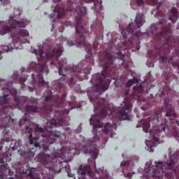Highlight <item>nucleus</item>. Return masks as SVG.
Wrapping results in <instances>:
<instances>
[{
  "label": "nucleus",
  "instance_id": "obj_22",
  "mask_svg": "<svg viewBox=\"0 0 179 179\" xmlns=\"http://www.w3.org/2000/svg\"><path fill=\"white\" fill-rule=\"evenodd\" d=\"M27 121H29V120L27 118H22V119L20 120V122H19L20 127L24 125V124H26V122H27Z\"/></svg>",
  "mask_w": 179,
  "mask_h": 179
},
{
  "label": "nucleus",
  "instance_id": "obj_28",
  "mask_svg": "<svg viewBox=\"0 0 179 179\" xmlns=\"http://www.w3.org/2000/svg\"><path fill=\"white\" fill-rule=\"evenodd\" d=\"M2 149H3V148L1 146H0V150H2Z\"/></svg>",
  "mask_w": 179,
  "mask_h": 179
},
{
  "label": "nucleus",
  "instance_id": "obj_31",
  "mask_svg": "<svg viewBox=\"0 0 179 179\" xmlns=\"http://www.w3.org/2000/svg\"><path fill=\"white\" fill-rule=\"evenodd\" d=\"M68 104H69V106H71V102H69Z\"/></svg>",
  "mask_w": 179,
  "mask_h": 179
},
{
  "label": "nucleus",
  "instance_id": "obj_19",
  "mask_svg": "<svg viewBox=\"0 0 179 179\" xmlns=\"http://www.w3.org/2000/svg\"><path fill=\"white\" fill-rule=\"evenodd\" d=\"M25 134H29L28 140L30 145H34V142H37V141H38V137H33V133H31V131H25Z\"/></svg>",
  "mask_w": 179,
  "mask_h": 179
},
{
  "label": "nucleus",
  "instance_id": "obj_35",
  "mask_svg": "<svg viewBox=\"0 0 179 179\" xmlns=\"http://www.w3.org/2000/svg\"><path fill=\"white\" fill-rule=\"evenodd\" d=\"M54 150H55V147H53Z\"/></svg>",
  "mask_w": 179,
  "mask_h": 179
},
{
  "label": "nucleus",
  "instance_id": "obj_33",
  "mask_svg": "<svg viewBox=\"0 0 179 179\" xmlns=\"http://www.w3.org/2000/svg\"><path fill=\"white\" fill-rule=\"evenodd\" d=\"M66 129V130H69V127H67Z\"/></svg>",
  "mask_w": 179,
  "mask_h": 179
},
{
  "label": "nucleus",
  "instance_id": "obj_40",
  "mask_svg": "<svg viewBox=\"0 0 179 179\" xmlns=\"http://www.w3.org/2000/svg\"><path fill=\"white\" fill-rule=\"evenodd\" d=\"M2 82L1 80H0V83Z\"/></svg>",
  "mask_w": 179,
  "mask_h": 179
},
{
  "label": "nucleus",
  "instance_id": "obj_34",
  "mask_svg": "<svg viewBox=\"0 0 179 179\" xmlns=\"http://www.w3.org/2000/svg\"><path fill=\"white\" fill-rule=\"evenodd\" d=\"M68 41H72V40L69 39V40H68Z\"/></svg>",
  "mask_w": 179,
  "mask_h": 179
},
{
  "label": "nucleus",
  "instance_id": "obj_24",
  "mask_svg": "<svg viewBox=\"0 0 179 179\" xmlns=\"http://www.w3.org/2000/svg\"><path fill=\"white\" fill-rule=\"evenodd\" d=\"M65 26H71V22H69V21H66V22L63 24V27H65Z\"/></svg>",
  "mask_w": 179,
  "mask_h": 179
},
{
  "label": "nucleus",
  "instance_id": "obj_32",
  "mask_svg": "<svg viewBox=\"0 0 179 179\" xmlns=\"http://www.w3.org/2000/svg\"><path fill=\"white\" fill-rule=\"evenodd\" d=\"M61 80H62V78H60V79H59V82H61Z\"/></svg>",
  "mask_w": 179,
  "mask_h": 179
},
{
  "label": "nucleus",
  "instance_id": "obj_20",
  "mask_svg": "<svg viewBox=\"0 0 179 179\" xmlns=\"http://www.w3.org/2000/svg\"><path fill=\"white\" fill-rule=\"evenodd\" d=\"M1 50H0V60L2 58V54H3V52H9V50H10V44L8 45H1Z\"/></svg>",
  "mask_w": 179,
  "mask_h": 179
},
{
  "label": "nucleus",
  "instance_id": "obj_36",
  "mask_svg": "<svg viewBox=\"0 0 179 179\" xmlns=\"http://www.w3.org/2000/svg\"><path fill=\"white\" fill-rule=\"evenodd\" d=\"M7 86H9V83H7Z\"/></svg>",
  "mask_w": 179,
  "mask_h": 179
},
{
  "label": "nucleus",
  "instance_id": "obj_6",
  "mask_svg": "<svg viewBox=\"0 0 179 179\" xmlns=\"http://www.w3.org/2000/svg\"><path fill=\"white\" fill-rule=\"evenodd\" d=\"M9 94H6L3 96H0V121L10 117V110L15 108H23V101L22 97L17 96L16 90L13 92L6 88Z\"/></svg>",
  "mask_w": 179,
  "mask_h": 179
},
{
  "label": "nucleus",
  "instance_id": "obj_27",
  "mask_svg": "<svg viewBox=\"0 0 179 179\" xmlns=\"http://www.w3.org/2000/svg\"><path fill=\"white\" fill-rule=\"evenodd\" d=\"M52 29H54V24H52Z\"/></svg>",
  "mask_w": 179,
  "mask_h": 179
},
{
  "label": "nucleus",
  "instance_id": "obj_26",
  "mask_svg": "<svg viewBox=\"0 0 179 179\" xmlns=\"http://www.w3.org/2000/svg\"><path fill=\"white\" fill-rule=\"evenodd\" d=\"M89 73H90V71L85 72L84 76H85L86 75H89Z\"/></svg>",
  "mask_w": 179,
  "mask_h": 179
},
{
  "label": "nucleus",
  "instance_id": "obj_2",
  "mask_svg": "<svg viewBox=\"0 0 179 179\" xmlns=\"http://www.w3.org/2000/svg\"><path fill=\"white\" fill-rule=\"evenodd\" d=\"M35 55H37L38 62H43L41 64L38 63L34 67L35 73L32 74L33 83H31L29 85H24V81L27 80V77L19 78V73L15 71L13 75L12 83H19L21 86V89L24 90H28V92H34L37 89L38 85H42V86H47L48 83L44 80V76L48 75V67L47 64L55 65L59 70V74L62 76H65L68 71L69 72H76L73 76L70 77V79L67 81L68 83H73L75 78L79 79V80H83L82 75H85V73H82V71L78 66H72L69 69L66 66V59L64 58L59 60V57L62 55V45H57L55 47L48 46L46 50L42 49L39 53L38 51L35 50Z\"/></svg>",
  "mask_w": 179,
  "mask_h": 179
},
{
  "label": "nucleus",
  "instance_id": "obj_16",
  "mask_svg": "<svg viewBox=\"0 0 179 179\" xmlns=\"http://www.w3.org/2000/svg\"><path fill=\"white\" fill-rule=\"evenodd\" d=\"M120 167L122 170L123 175L126 178H132V173L131 170L134 167V162L131 159L127 161H122L120 164Z\"/></svg>",
  "mask_w": 179,
  "mask_h": 179
},
{
  "label": "nucleus",
  "instance_id": "obj_42",
  "mask_svg": "<svg viewBox=\"0 0 179 179\" xmlns=\"http://www.w3.org/2000/svg\"><path fill=\"white\" fill-rule=\"evenodd\" d=\"M177 179H179V178H177Z\"/></svg>",
  "mask_w": 179,
  "mask_h": 179
},
{
  "label": "nucleus",
  "instance_id": "obj_1",
  "mask_svg": "<svg viewBox=\"0 0 179 179\" xmlns=\"http://www.w3.org/2000/svg\"><path fill=\"white\" fill-rule=\"evenodd\" d=\"M117 38H112L108 43V48L101 52L99 57L100 61L99 65L102 67L103 73H98L92 76L90 80L92 87L88 90L87 94L90 101L92 103L94 111L99 110L100 113L94 115L90 119V125L93 126L92 132L94 134L93 141H88L86 145L83 147L84 153H99V146L96 145L97 141L101 138V131L103 134L109 135L113 138V131H117V125L121 121L129 120V110L132 108V102L127 98L129 94V88L134 83H139L138 78L134 77L133 79L128 80L126 76H121L120 80L115 81L116 87H120L122 96H124V101L121 103L117 112H115L114 108L111 104H106V99L99 100V96L108 90L111 79L110 76H115L117 64H114V59L118 58L122 60V66L125 69L129 68V64L124 62L125 58V50H117L115 56L117 46ZM127 80H128L127 82Z\"/></svg>",
  "mask_w": 179,
  "mask_h": 179
},
{
  "label": "nucleus",
  "instance_id": "obj_25",
  "mask_svg": "<svg viewBox=\"0 0 179 179\" xmlns=\"http://www.w3.org/2000/svg\"><path fill=\"white\" fill-rule=\"evenodd\" d=\"M70 110H72V108H71ZM63 113L69 114V109H65V110L63 111Z\"/></svg>",
  "mask_w": 179,
  "mask_h": 179
},
{
  "label": "nucleus",
  "instance_id": "obj_11",
  "mask_svg": "<svg viewBox=\"0 0 179 179\" xmlns=\"http://www.w3.org/2000/svg\"><path fill=\"white\" fill-rule=\"evenodd\" d=\"M41 136L43 138L42 141L40 143H35L34 147L42 149L43 152H48L51 145H54L57 141H60L61 139H66V134L59 131H57L56 134L51 133L48 137H46L44 135H42Z\"/></svg>",
  "mask_w": 179,
  "mask_h": 179
},
{
  "label": "nucleus",
  "instance_id": "obj_30",
  "mask_svg": "<svg viewBox=\"0 0 179 179\" xmlns=\"http://www.w3.org/2000/svg\"><path fill=\"white\" fill-rule=\"evenodd\" d=\"M26 129L27 131L29 129V127H26Z\"/></svg>",
  "mask_w": 179,
  "mask_h": 179
},
{
  "label": "nucleus",
  "instance_id": "obj_8",
  "mask_svg": "<svg viewBox=\"0 0 179 179\" xmlns=\"http://www.w3.org/2000/svg\"><path fill=\"white\" fill-rule=\"evenodd\" d=\"M55 108H65V100L58 95L52 96V94L45 97V102L42 107L33 105H27L24 107L26 113H41L45 115H49Z\"/></svg>",
  "mask_w": 179,
  "mask_h": 179
},
{
  "label": "nucleus",
  "instance_id": "obj_15",
  "mask_svg": "<svg viewBox=\"0 0 179 179\" xmlns=\"http://www.w3.org/2000/svg\"><path fill=\"white\" fill-rule=\"evenodd\" d=\"M78 178H82L84 176H88L91 178L97 179L96 174H99V172L96 171H93L90 165H87L83 167V165H80L78 170Z\"/></svg>",
  "mask_w": 179,
  "mask_h": 179
},
{
  "label": "nucleus",
  "instance_id": "obj_7",
  "mask_svg": "<svg viewBox=\"0 0 179 179\" xmlns=\"http://www.w3.org/2000/svg\"><path fill=\"white\" fill-rule=\"evenodd\" d=\"M134 22L135 25L129 24V27L126 29L120 27V31H121L124 38H129V43L131 44L129 48V50L136 48L139 50V48H141L139 46V44H141L139 36L142 34L140 29L141 26H143V13H137Z\"/></svg>",
  "mask_w": 179,
  "mask_h": 179
},
{
  "label": "nucleus",
  "instance_id": "obj_39",
  "mask_svg": "<svg viewBox=\"0 0 179 179\" xmlns=\"http://www.w3.org/2000/svg\"><path fill=\"white\" fill-rule=\"evenodd\" d=\"M60 87H62V85H61Z\"/></svg>",
  "mask_w": 179,
  "mask_h": 179
},
{
  "label": "nucleus",
  "instance_id": "obj_10",
  "mask_svg": "<svg viewBox=\"0 0 179 179\" xmlns=\"http://www.w3.org/2000/svg\"><path fill=\"white\" fill-rule=\"evenodd\" d=\"M47 129L40 127L38 124H36L35 127V132H39L40 134H45L48 132V134H42L45 136L46 138H48L51 134H57L58 131H52L50 129H54V128H58V127H62L64 124V117L62 115L61 112L55 110L54 117L52 118L51 121L50 120H46Z\"/></svg>",
  "mask_w": 179,
  "mask_h": 179
},
{
  "label": "nucleus",
  "instance_id": "obj_21",
  "mask_svg": "<svg viewBox=\"0 0 179 179\" xmlns=\"http://www.w3.org/2000/svg\"><path fill=\"white\" fill-rule=\"evenodd\" d=\"M101 22H99L97 24H93L91 26V29L92 30H93L94 31V30H98V31H101Z\"/></svg>",
  "mask_w": 179,
  "mask_h": 179
},
{
  "label": "nucleus",
  "instance_id": "obj_5",
  "mask_svg": "<svg viewBox=\"0 0 179 179\" xmlns=\"http://www.w3.org/2000/svg\"><path fill=\"white\" fill-rule=\"evenodd\" d=\"M170 160L166 164L162 162H155V164L143 173L145 179H163V176L172 178L174 174H177V167L179 166V150L171 155L169 152Z\"/></svg>",
  "mask_w": 179,
  "mask_h": 179
},
{
  "label": "nucleus",
  "instance_id": "obj_37",
  "mask_svg": "<svg viewBox=\"0 0 179 179\" xmlns=\"http://www.w3.org/2000/svg\"><path fill=\"white\" fill-rule=\"evenodd\" d=\"M2 89H3V90H5V88H4V87H3Z\"/></svg>",
  "mask_w": 179,
  "mask_h": 179
},
{
  "label": "nucleus",
  "instance_id": "obj_3",
  "mask_svg": "<svg viewBox=\"0 0 179 179\" xmlns=\"http://www.w3.org/2000/svg\"><path fill=\"white\" fill-rule=\"evenodd\" d=\"M138 6L143 5V0H136ZM148 5L157 6V16L163 17L157 24H153L147 30L146 33L152 37L159 45L156 49L148 51V57L155 58L157 55L160 56L159 61L162 64L171 63L172 66L179 69V37L178 41L171 39V27L170 22L166 19V10H160V6L163 2L159 0H145Z\"/></svg>",
  "mask_w": 179,
  "mask_h": 179
},
{
  "label": "nucleus",
  "instance_id": "obj_41",
  "mask_svg": "<svg viewBox=\"0 0 179 179\" xmlns=\"http://www.w3.org/2000/svg\"><path fill=\"white\" fill-rule=\"evenodd\" d=\"M95 169H96V166H94Z\"/></svg>",
  "mask_w": 179,
  "mask_h": 179
},
{
  "label": "nucleus",
  "instance_id": "obj_17",
  "mask_svg": "<svg viewBox=\"0 0 179 179\" xmlns=\"http://www.w3.org/2000/svg\"><path fill=\"white\" fill-rule=\"evenodd\" d=\"M169 20L172 22V23H176L177 20H178V10H177V8L173 7L171 8V10L169 12Z\"/></svg>",
  "mask_w": 179,
  "mask_h": 179
},
{
  "label": "nucleus",
  "instance_id": "obj_23",
  "mask_svg": "<svg viewBox=\"0 0 179 179\" xmlns=\"http://www.w3.org/2000/svg\"><path fill=\"white\" fill-rule=\"evenodd\" d=\"M1 5H3V6H5V5H8L9 3V1L8 0H0Z\"/></svg>",
  "mask_w": 179,
  "mask_h": 179
},
{
  "label": "nucleus",
  "instance_id": "obj_12",
  "mask_svg": "<svg viewBox=\"0 0 179 179\" xmlns=\"http://www.w3.org/2000/svg\"><path fill=\"white\" fill-rule=\"evenodd\" d=\"M17 27H24V22L15 20H13V17H10L8 24L0 22V34L3 36L6 33H10V31L15 29H17Z\"/></svg>",
  "mask_w": 179,
  "mask_h": 179
},
{
  "label": "nucleus",
  "instance_id": "obj_13",
  "mask_svg": "<svg viewBox=\"0 0 179 179\" xmlns=\"http://www.w3.org/2000/svg\"><path fill=\"white\" fill-rule=\"evenodd\" d=\"M27 37H29V31L26 29H21L19 31V32L15 34L13 37V46H11L12 50L13 48H16L17 50L19 48V44L20 45H22V44H25V43H30L29 41H27Z\"/></svg>",
  "mask_w": 179,
  "mask_h": 179
},
{
  "label": "nucleus",
  "instance_id": "obj_38",
  "mask_svg": "<svg viewBox=\"0 0 179 179\" xmlns=\"http://www.w3.org/2000/svg\"><path fill=\"white\" fill-rule=\"evenodd\" d=\"M151 151L153 152V150H152V148H151Z\"/></svg>",
  "mask_w": 179,
  "mask_h": 179
},
{
  "label": "nucleus",
  "instance_id": "obj_18",
  "mask_svg": "<svg viewBox=\"0 0 179 179\" xmlns=\"http://www.w3.org/2000/svg\"><path fill=\"white\" fill-rule=\"evenodd\" d=\"M8 159L6 158L5 156H3L0 158V162L3 164L0 165V170H3V171H6L8 170Z\"/></svg>",
  "mask_w": 179,
  "mask_h": 179
},
{
  "label": "nucleus",
  "instance_id": "obj_4",
  "mask_svg": "<svg viewBox=\"0 0 179 179\" xmlns=\"http://www.w3.org/2000/svg\"><path fill=\"white\" fill-rule=\"evenodd\" d=\"M158 94L164 101V106L160 112H155L141 121L145 134L149 132V139L152 142V148H156V143H161L160 139L164 138L166 134H173L176 141H179V121L176 120L177 115L171 105L170 97L174 94V90L169 87L166 82L162 83ZM177 125V126H176Z\"/></svg>",
  "mask_w": 179,
  "mask_h": 179
},
{
  "label": "nucleus",
  "instance_id": "obj_14",
  "mask_svg": "<svg viewBox=\"0 0 179 179\" xmlns=\"http://www.w3.org/2000/svg\"><path fill=\"white\" fill-rule=\"evenodd\" d=\"M134 93H133V99H135L137 100L138 103H145V106H141V110H146L147 108H149V103L146 101V99L141 98V96L143 94L145 90L143 89V86L142 85H136L134 87Z\"/></svg>",
  "mask_w": 179,
  "mask_h": 179
},
{
  "label": "nucleus",
  "instance_id": "obj_9",
  "mask_svg": "<svg viewBox=\"0 0 179 179\" xmlns=\"http://www.w3.org/2000/svg\"><path fill=\"white\" fill-rule=\"evenodd\" d=\"M66 155V152H65L64 148H61L59 152H53L52 155L50 154H40L39 159H41L44 166H47V164H50V163L59 164V170L61 171L63 169H66L68 166V159H64Z\"/></svg>",
  "mask_w": 179,
  "mask_h": 179
},
{
  "label": "nucleus",
  "instance_id": "obj_29",
  "mask_svg": "<svg viewBox=\"0 0 179 179\" xmlns=\"http://www.w3.org/2000/svg\"><path fill=\"white\" fill-rule=\"evenodd\" d=\"M3 175L0 174V179H2Z\"/></svg>",
  "mask_w": 179,
  "mask_h": 179
}]
</instances>
